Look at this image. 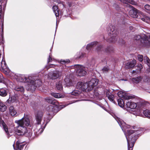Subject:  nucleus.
<instances>
[{
	"instance_id": "45",
	"label": "nucleus",
	"mask_w": 150,
	"mask_h": 150,
	"mask_svg": "<svg viewBox=\"0 0 150 150\" xmlns=\"http://www.w3.org/2000/svg\"><path fill=\"white\" fill-rule=\"evenodd\" d=\"M109 70V69L107 67H104L102 69V71L103 72H107Z\"/></svg>"
},
{
	"instance_id": "16",
	"label": "nucleus",
	"mask_w": 150,
	"mask_h": 150,
	"mask_svg": "<svg viewBox=\"0 0 150 150\" xmlns=\"http://www.w3.org/2000/svg\"><path fill=\"white\" fill-rule=\"evenodd\" d=\"M64 85L66 86L69 87L73 86L74 84V81H73L71 79L66 78L64 80Z\"/></svg>"
},
{
	"instance_id": "2",
	"label": "nucleus",
	"mask_w": 150,
	"mask_h": 150,
	"mask_svg": "<svg viewBox=\"0 0 150 150\" xmlns=\"http://www.w3.org/2000/svg\"><path fill=\"white\" fill-rule=\"evenodd\" d=\"M22 81L26 82V88L28 91H34L38 86L41 85L42 83L38 74H33L28 77L23 76Z\"/></svg>"
},
{
	"instance_id": "29",
	"label": "nucleus",
	"mask_w": 150,
	"mask_h": 150,
	"mask_svg": "<svg viewBox=\"0 0 150 150\" xmlns=\"http://www.w3.org/2000/svg\"><path fill=\"white\" fill-rule=\"evenodd\" d=\"M97 42H92L90 44H88L86 48L87 50H89L91 49V48L94 46H96Z\"/></svg>"
},
{
	"instance_id": "13",
	"label": "nucleus",
	"mask_w": 150,
	"mask_h": 150,
	"mask_svg": "<svg viewBox=\"0 0 150 150\" xmlns=\"http://www.w3.org/2000/svg\"><path fill=\"white\" fill-rule=\"evenodd\" d=\"M127 6L130 8H132L129 12V13L130 16L133 18H135L137 17V10L136 8H133L132 6L128 4Z\"/></svg>"
},
{
	"instance_id": "1",
	"label": "nucleus",
	"mask_w": 150,
	"mask_h": 150,
	"mask_svg": "<svg viewBox=\"0 0 150 150\" xmlns=\"http://www.w3.org/2000/svg\"><path fill=\"white\" fill-rule=\"evenodd\" d=\"M15 122L17 125L14 127V131L15 133L18 135H24L27 132V127L30 128L33 126L27 115L25 114L22 119L16 120Z\"/></svg>"
},
{
	"instance_id": "27",
	"label": "nucleus",
	"mask_w": 150,
	"mask_h": 150,
	"mask_svg": "<svg viewBox=\"0 0 150 150\" xmlns=\"http://www.w3.org/2000/svg\"><path fill=\"white\" fill-rule=\"evenodd\" d=\"M137 109H142L144 108L146 106V104L143 102H137Z\"/></svg>"
},
{
	"instance_id": "44",
	"label": "nucleus",
	"mask_w": 150,
	"mask_h": 150,
	"mask_svg": "<svg viewBox=\"0 0 150 150\" xmlns=\"http://www.w3.org/2000/svg\"><path fill=\"white\" fill-rule=\"evenodd\" d=\"M6 1H4L1 3V5L2 6H3L4 8L6 6ZM3 9H4V8H3Z\"/></svg>"
},
{
	"instance_id": "5",
	"label": "nucleus",
	"mask_w": 150,
	"mask_h": 150,
	"mask_svg": "<svg viewBox=\"0 0 150 150\" xmlns=\"http://www.w3.org/2000/svg\"><path fill=\"white\" fill-rule=\"evenodd\" d=\"M98 83V81L97 79H92L88 83H85V86H84L83 90H86L88 91H90L92 90L94 87L96 86Z\"/></svg>"
},
{
	"instance_id": "22",
	"label": "nucleus",
	"mask_w": 150,
	"mask_h": 150,
	"mask_svg": "<svg viewBox=\"0 0 150 150\" xmlns=\"http://www.w3.org/2000/svg\"><path fill=\"white\" fill-rule=\"evenodd\" d=\"M142 79V76H138L132 78V81L134 83L137 84L141 82Z\"/></svg>"
},
{
	"instance_id": "20",
	"label": "nucleus",
	"mask_w": 150,
	"mask_h": 150,
	"mask_svg": "<svg viewBox=\"0 0 150 150\" xmlns=\"http://www.w3.org/2000/svg\"><path fill=\"white\" fill-rule=\"evenodd\" d=\"M9 113L12 116L16 117L18 115L16 110L12 106H11L9 107Z\"/></svg>"
},
{
	"instance_id": "8",
	"label": "nucleus",
	"mask_w": 150,
	"mask_h": 150,
	"mask_svg": "<svg viewBox=\"0 0 150 150\" xmlns=\"http://www.w3.org/2000/svg\"><path fill=\"white\" fill-rule=\"evenodd\" d=\"M2 14V6H0V19L1 17ZM4 22L2 20H0V45L3 44L4 41L3 37L2 34L3 30Z\"/></svg>"
},
{
	"instance_id": "25",
	"label": "nucleus",
	"mask_w": 150,
	"mask_h": 150,
	"mask_svg": "<svg viewBox=\"0 0 150 150\" xmlns=\"http://www.w3.org/2000/svg\"><path fill=\"white\" fill-rule=\"evenodd\" d=\"M121 2L126 4L128 5V3H129L132 5H137V4L133 0H120Z\"/></svg>"
},
{
	"instance_id": "40",
	"label": "nucleus",
	"mask_w": 150,
	"mask_h": 150,
	"mask_svg": "<svg viewBox=\"0 0 150 150\" xmlns=\"http://www.w3.org/2000/svg\"><path fill=\"white\" fill-rule=\"evenodd\" d=\"M46 101L49 103H50V104H51L52 101H53V100H54V99L53 98H52L51 97H49L47 98H46Z\"/></svg>"
},
{
	"instance_id": "31",
	"label": "nucleus",
	"mask_w": 150,
	"mask_h": 150,
	"mask_svg": "<svg viewBox=\"0 0 150 150\" xmlns=\"http://www.w3.org/2000/svg\"><path fill=\"white\" fill-rule=\"evenodd\" d=\"M15 90L18 91H20L21 92H23L24 91L23 87L22 86H17L15 88Z\"/></svg>"
},
{
	"instance_id": "47",
	"label": "nucleus",
	"mask_w": 150,
	"mask_h": 150,
	"mask_svg": "<svg viewBox=\"0 0 150 150\" xmlns=\"http://www.w3.org/2000/svg\"><path fill=\"white\" fill-rule=\"evenodd\" d=\"M102 47L101 46H99L98 47L97 49V50L98 51H99L102 48Z\"/></svg>"
},
{
	"instance_id": "11",
	"label": "nucleus",
	"mask_w": 150,
	"mask_h": 150,
	"mask_svg": "<svg viewBox=\"0 0 150 150\" xmlns=\"http://www.w3.org/2000/svg\"><path fill=\"white\" fill-rule=\"evenodd\" d=\"M43 113L41 111H38L35 114V119L37 125L40 124L42 120Z\"/></svg>"
},
{
	"instance_id": "51",
	"label": "nucleus",
	"mask_w": 150,
	"mask_h": 150,
	"mask_svg": "<svg viewBox=\"0 0 150 150\" xmlns=\"http://www.w3.org/2000/svg\"><path fill=\"white\" fill-rule=\"evenodd\" d=\"M54 65L53 64H51L50 65H49V68L50 67H54Z\"/></svg>"
},
{
	"instance_id": "53",
	"label": "nucleus",
	"mask_w": 150,
	"mask_h": 150,
	"mask_svg": "<svg viewBox=\"0 0 150 150\" xmlns=\"http://www.w3.org/2000/svg\"><path fill=\"white\" fill-rule=\"evenodd\" d=\"M150 72V69H148L147 70V72L148 73Z\"/></svg>"
},
{
	"instance_id": "17",
	"label": "nucleus",
	"mask_w": 150,
	"mask_h": 150,
	"mask_svg": "<svg viewBox=\"0 0 150 150\" xmlns=\"http://www.w3.org/2000/svg\"><path fill=\"white\" fill-rule=\"evenodd\" d=\"M25 144L23 142L20 140L18 141L16 143V150H21L23 149Z\"/></svg>"
},
{
	"instance_id": "32",
	"label": "nucleus",
	"mask_w": 150,
	"mask_h": 150,
	"mask_svg": "<svg viewBox=\"0 0 150 150\" xmlns=\"http://www.w3.org/2000/svg\"><path fill=\"white\" fill-rule=\"evenodd\" d=\"M143 113L145 116L150 118V110H146L144 111Z\"/></svg>"
},
{
	"instance_id": "23",
	"label": "nucleus",
	"mask_w": 150,
	"mask_h": 150,
	"mask_svg": "<svg viewBox=\"0 0 150 150\" xmlns=\"http://www.w3.org/2000/svg\"><path fill=\"white\" fill-rule=\"evenodd\" d=\"M1 65L2 69L3 70L5 71H6L8 70V68L3 58L1 62Z\"/></svg>"
},
{
	"instance_id": "42",
	"label": "nucleus",
	"mask_w": 150,
	"mask_h": 150,
	"mask_svg": "<svg viewBox=\"0 0 150 150\" xmlns=\"http://www.w3.org/2000/svg\"><path fill=\"white\" fill-rule=\"evenodd\" d=\"M51 104H52L54 105L57 106L58 105V102L56 100L54 99L53 101H52Z\"/></svg>"
},
{
	"instance_id": "26",
	"label": "nucleus",
	"mask_w": 150,
	"mask_h": 150,
	"mask_svg": "<svg viewBox=\"0 0 150 150\" xmlns=\"http://www.w3.org/2000/svg\"><path fill=\"white\" fill-rule=\"evenodd\" d=\"M52 9L56 17L59 16V11L57 6L54 5L52 7Z\"/></svg>"
},
{
	"instance_id": "10",
	"label": "nucleus",
	"mask_w": 150,
	"mask_h": 150,
	"mask_svg": "<svg viewBox=\"0 0 150 150\" xmlns=\"http://www.w3.org/2000/svg\"><path fill=\"white\" fill-rule=\"evenodd\" d=\"M62 74L61 72L54 71L49 72L48 74V78L52 79H55L60 77Z\"/></svg>"
},
{
	"instance_id": "36",
	"label": "nucleus",
	"mask_w": 150,
	"mask_h": 150,
	"mask_svg": "<svg viewBox=\"0 0 150 150\" xmlns=\"http://www.w3.org/2000/svg\"><path fill=\"white\" fill-rule=\"evenodd\" d=\"M138 69H137V72L138 73L143 68L142 65L141 64H138L137 66Z\"/></svg>"
},
{
	"instance_id": "41",
	"label": "nucleus",
	"mask_w": 150,
	"mask_h": 150,
	"mask_svg": "<svg viewBox=\"0 0 150 150\" xmlns=\"http://www.w3.org/2000/svg\"><path fill=\"white\" fill-rule=\"evenodd\" d=\"M137 58L138 60L140 62H142L143 61V56L142 55H138L137 56Z\"/></svg>"
},
{
	"instance_id": "35",
	"label": "nucleus",
	"mask_w": 150,
	"mask_h": 150,
	"mask_svg": "<svg viewBox=\"0 0 150 150\" xmlns=\"http://www.w3.org/2000/svg\"><path fill=\"white\" fill-rule=\"evenodd\" d=\"M107 96L108 98L110 100L112 101L113 100L114 96L110 92L107 94Z\"/></svg>"
},
{
	"instance_id": "21",
	"label": "nucleus",
	"mask_w": 150,
	"mask_h": 150,
	"mask_svg": "<svg viewBox=\"0 0 150 150\" xmlns=\"http://www.w3.org/2000/svg\"><path fill=\"white\" fill-rule=\"evenodd\" d=\"M8 91L6 88H0V95L2 97L6 96L8 93Z\"/></svg>"
},
{
	"instance_id": "48",
	"label": "nucleus",
	"mask_w": 150,
	"mask_h": 150,
	"mask_svg": "<svg viewBox=\"0 0 150 150\" xmlns=\"http://www.w3.org/2000/svg\"><path fill=\"white\" fill-rule=\"evenodd\" d=\"M117 122L120 125V124L121 125H122V121L121 120H120L119 119H118V120L117 121Z\"/></svg>"
},
{
	"instance_id": "54",
	"label": "nucleus",
	"mask_w": 150,
	"mask_h": 150,
	"mask_svg": "<svg viewBox=\"0 0 150 150\" xmlns=\"http://www.w3.org/2000/svg\"><path fill=\"white\" fill-rule=\"evenodd\" d=\"M45 122V120H44V122Z\"/></svg>"
},
{
	"instance_id": "14",
	"label": "nucleus",
	"mask_w": 150,
	"mask_h": 150,
	"mask_svg": "<svg viewBox=\"0 0 150 150\" xmlns=\"http://www.w3.org/2000/svg\"><path fill=\"white\" fill-rule=\"evenodd\" d=\"M110 29L109 30H108V31L109 32L110 35L112 38H114L118 34V32L116 30L114 29V27L112 26L111 25L110 27Z\"/></svg>"
},
{
	"instance_id": "50",
	"label": "nucleus",
	"mask_w": 150,
	"mask_h": 150,
	"mask_svg": "<svg viewBox=\"0 0 150 150\" xmlns=\"http://www.w3.org/2000/svg\"><path fill=\"white\" fill-rule=\"evenodd\" d=\"M141 19L143 21H144L146 22H147V21H146V18H142Z\"/></svg>"
},
{
	"instance_id": "24",
	"label": "nucleus",
	"mask_w": 150,
	"mask_h": 150,
	"mask_svg": "<svg viewBox=\"0 0 150 150\" xmlns=\"http://www.w3.org/2000/svg\"><path fill=\"white\" fill-rule=\"evenodd\" d=\"M50 120H48L46 121V123L44 126L42 125L41 126L40 128L38 130V131L37 132L38 135H39L40 134L43 132L44 129L45 128L46 125L50 121Z\"/></svg>"
},
{
	"instance_id": "12",
	"label": "nucleus",
	"mask_w": 150,
	"mask_h": 150,
	"mask_svg": "<svg viewBox=\"0 0 150 150\" xmlns=\"http://www.w3.org/2000/svg\"><path fill=\"white\" fill-rule=\"evenodd\" d=\"M85 83H83L82 82H78L76 86V88L77 89H79V90H76V94H79L81 92V91H85V90H83V88H84V86H85Z\"/></svg>"
},
{
	"instance_id": "33",
	"label": "nucleus",
	"mask_w": 150,
	"mask_h": 150,
	"mask_svg": "<svg viewBox=\"0 0 150 150\" xmlns=\"http://www.w3.org/2000/svg\"><path fill=\"white\" fill-rule=\"evenodd\" d=\"M57 89L59 90H61L63 89L62 83L61 82H59L56 84Z\"/></svg>"
},
{
	"instance_id": "3",
	"label": "nucleus",
	"mask_w": 150,
	"mask_h": 150,
	"mask_svg": "<svg viewBox=\"0 0 150 150\" xmlns=\"http://www.w3.org/2000/svg\"><path fill=\"white\" fill-rule=\"evenodd\" d=\"M134 131L129 130L127 131V134L129 137H128L127 136H126V137L127 142L128 150H132L134 144L138 137L137 134L134 136L132 135L131 136L134 132Z\"/></svg>"
},
{
	"instance_id": "18",
	"label": "nucleus",
	"mask_w": 150,
	"mask_h": 150,
	"mask_svg": "<svg viewBox=\"0 0 150 150\" xmlns=\"http://www.w3.org/2000/svg\"><path fill=\"white\" fill-rule=\"evenodd\" d=\"M119 96L120 98H123L125 99H129L132 98V96H127L125 95V93L122 91H120L118 93Z\"/></svg>"
},
{
	"instance_id": "52",
	"label": "nucleus",
	"mask_w": 150,
	"mask_h": 150,
	"mask_svg": "<svg viewBox=\"0 0 150 150\" xmlns=\"http://www.w3.org/2000/svg\"><path fill=\"white\" fill-rule=\"evenodd\" d=\"M138 73L137 72V70H133L132 71V73L134 74V73Z\"/></svg>"
},
{
	"instance_id": "7",
	"label": "nucleus",
	"mask_w": 150,
	"mask_h": 150,
	"mask_svg": "<svg viewBox=\"0 0 150 150\" xmlns=\"http://www.w3.org/2000/svg\"><path fill=\"white\" fill-rule=\"evenodd\" d=\"M76 74L77 76H81L86 74V72L85 71V68L79 65H76Z\"/></svg>"
},
{
	"instance_id": "46",
	"label": "nucleus",
	"mask_w": 150,
	"mask_h": 150,
	"mask_svg": "<svg viewBox=\"0 0 150 150\" xmlns=\"http://www.w3.org/2000/svg\"><path fill=\"white\" fill-rule=\"evenodd\" d=\"M51 54L50 53L49 55V58L47 61L48 63H49V62L51 61L52 60V58L51 57Z\"/></svg>"
},
{
	"instance_id": "38",
	"label": "nucleus",
	"mask_w": 150,
	"mask_h": 150,
	"mask_svg": "<svg viewBox=\"0 0 150 150\" xmlns=\"http://www.w3.org/2000/svg\"><path fill=\"white\" fill-rule=\"evenodd\" d=\"M70 62L69 60V59H66V60H64V59H61L60 61V62L61 64H64L66 63H69Z\"/></svg>"
},
{
	"instance_id": "19",
	"label": "nucleus",
	"mask_w": 150,
	"mask_h": 150,
	"mask_svg": "<svg viewBox=\"0 0 150 150\" xmlns=\"http://www.w3.org/2000/svg\"><path fill=\"white\" fill-rule=\"evenodd\" d=\"M126 105L127 107L131 109H135L137 108V109L138 103H136L132 102H126Z\"/></svg>"
},
{
	"instance_id": "4",
	"label": "nucleus",
	"mask_w": 150,
	"mask_h": 150,
	"mask_svg": "<svg viewBox=\"0 0 150 150\" xmlns=\"http://www.w3.org/2000/svg\"><path fill=\"white\" fill-rule=\"evenodd\" d=\"M134 39L136 40L140 39L142 44L144 46H150V34L146 35H143L141 36L140 35H136L134 37Z\"/></svg>"
},
{
	"instance_id": "49",
	"label": "nucleus",
	"mask_w": 150,
	"mask_h": 150,
	"mask_svg": "<svg viewBox=\"0 0 150 150\" xmlns=\"http://www.w3.org/2000/svg\"><path fill=\"white\" fill-rule=\"evenodd\" d=\"M74 102H75V100H73L72 101H69L67 105L71 104L73 103H74Z\"/></svg>"
},
{
	"instance_id": "6",
	"label": "nucleus",
	"mask_w": 150,
	"mask_h": 150,
	"mask_svg": "<svg viewBox=\"0 0 150 150\" xmlns=\"http://www.w3.org/2000/svg\"><path fill=\"white\" fill-rule=\"evenodd\" d=\"M52 95L53 97L57 98H62L67 96H68L69 98H74L75 96V90H74L72 92L68 94H62L59 93H52Z\"/></svg>"
},
{
	"instance_id": "15",
	"label": "nucleus",
	"mask_w": 150,
	"mask_h": 150,
	"mask_svg": "<svg viewBox=\"0 0 150 150\" xmlns=\"http://www.w3.org/2000/svg\"><path fill=\"white\" fill-rule=\"evenodd\" d=\"M137 63L136 60L133 59L131 61L128 62L126 64L125 68L127 69H130L133 68Z\"/></svg>"
},
{
	"instance_id": "28",
	"label": "nucleus",
	"mask_w": 150,
	"mask_h": 150,
	"mask_svg": "<svg viewBox=\"0 0 150 150\" xmlns=\"http://www.w3.org/2000/svg\"><path fill=\"white\" fill-rule=\"evenodd\" d=\"M6 109V106L2 102L0 101V111L4 112Z\"/></svg>"
},
{
	"instance_id": "9",
	"label": "nucleus",
	"mask_w": 150,
	"mask_h": 150,
	"mask_svg": "<svg viewBox=\"0 0 150 150\" xmlns=\"http://www.w3.org/2000/svg\"><path fill=\"white\" fill-rule=\"evenodd\" d=\"M57 107L56 106L52 105L49 106L47 108V110L48 112V114L53 117L57 112Z\"/></svg>"
},
{
	"instance_id": "39",
	"label": "nucleus",
	"mask_w": 150,
	"mask_h": 150,
	"mask_svg": "<svg viewBox=\"0 0 150 150\" xmlns=\"http://www.w3.org/2000/svg\"><path fill=\"white\" fill-rule=\"evenodd\" d=\"M25 134L26 136H28V137H30L32 134V133L31 131H28L27 130V132L24 134Z\"/></svg>"
},
{
	"instance_id": "30",
	"label": "nucleus",
	"mask_w": 150,
	"mask_h": 150,
	"mask_svg": "<svg viewBox=\"0 0 150 150\" xmlns=\"http://www.w3.org/2000/svg\"><path fill=\"white\" fill-rule=\"evenodd\" d=\"M16 100V98L14 96H12L9 97V99L7 100V101L9 103H13Z\"/></svg>"
},
{
	"instance_id": "37",
	"label": "nucleus",
	"mask_w": 150,
	"mask_h": 150,
	"mask_svg": "<svg viewBox=\"0 0 150 150\" xmlns=\"http://www.w3.org/2000/svg\"><path fill=\"white\" fill-rule=\"evenodd\" d=\"M145 62H146L150 68V60L147 57H144V58Z\"/></svg>"
},
{
	"instance_id": "43",
	"label": "nucleus",
	"mask_w": 150,
	"mask_h": 150,
	"mask_svg": "<svg viewBox=\"0 0 150 150\" xmlns=\"http://www.w3.org/2000/svg\"><path fill=\"white\" fill-rule=\"evenodd\" d=\"M144 8L146 10H150V6L149 5L146 4L145 5Z\"/></svg>"
},
{
	"instance_id": "34",
	"label": "nucleus",
	"mask_w": 150,
	"mask_h": 150,
	"mask_svg": "<svg viewBox=\"0 0 150 150\" xmlns=\"http://www.w3.org/2000/svg\"><path fill=\"white\" fill-rule=\"evenodd\" d=\"M118 104L119 106L122 108L124 107V103L123 100L121 98L119 99L118 100Z\"/></svg>"
}]
</instances>
